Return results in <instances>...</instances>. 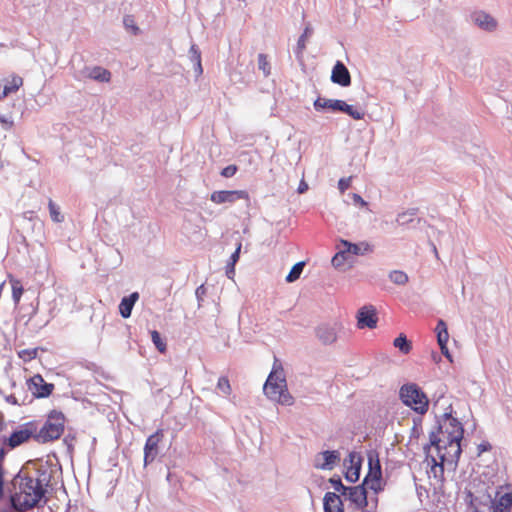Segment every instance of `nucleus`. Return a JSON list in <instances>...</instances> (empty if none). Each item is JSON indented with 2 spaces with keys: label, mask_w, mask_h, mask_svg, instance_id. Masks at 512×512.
Masks as SVG:
<instances>
[{
  "label": "nucleus",
  "mask_w": 512,
  "mask_h": 512,
  "mask_svg": "<svg viewBox=\"0 0 512 512\" xmlns=\"http://www.w3.org/2000/svg\"><path fill=\"white\" fill-rule=\"evenodd\" d=\"M306 190H307V184H306V183H304V182H302V183L299 185V187H298V192H299V193H303V192H304V191H306Z\"/></svg>",
  "instance_id": "nucleus-55"
},
{
  "label": "nucleus",
  "mask_w": 512,
  "mask_h": 512,
  "mask_svg": "<svg viewBox=\"0 0 512 512\" xmlns=\"http://www.w3.org/2000/svg\"><path fill=\"white\" fill-rule=\"evenodd\" d=\"M23 80L21 77H13L10 85H5L2 90V95H8L12 92H15L19 89L20 86H22Z\"/></svg>",
  "instance_id": "nucleus-35"
},
{
  "label": "nucleus",
  "mask_w": 512,
  "mask_h": 512,
  "mask_svg": "<svg viewBox=\"0 0 512 512\" xmlns=\"http://www.w3.org/2000/svg\"><path fill=\"white\" fill-rule=\"evenodd\" d=\"M511 506L512 494L510 493H504L495 503L496 512H509Z\"/></svg>",
  "instance_id": "nucleus-29"
},
{
  "label": "nucleus",
  "mask_w": 512,
  "mask_h": 512,
  "mask_svg": "<svg viewBox=\"0 0 512 512\" xmlns=\"http://www.w3.org/2000/svg\"><path fill=\"white\" fill-rule=\"evenodd\" d=\"M9 280H10L11 287H12L13 302L15 305H18L21 300L23 291H24L23 285L20 280L12 277L11 275H9Z\"/></svg>",
  "instance_id": "nucleus-27"
},
{
  "label": "nucleus",
  "mask_w": 512,
  "mask_h": 512,
  "mask_svg": "<svg viewBox=\"0 0 512 512\" xmlns=\"http://www.w3.org/2000/svg\"><path fill=\"white\" fill-rule=\"evenodd\" d=\"M413 422H414V426H415V427H418V425H420V424H421L422 419H421V418H417V419L415 418V419L413 420Z\"/></svg>",
  "instance_id": "nucleus-57"
},
{
  "label": "nucleus",
  "mask_w": 512,
  "mask_h": 512,
  "mask_svg": "<svg viewBox=\"0 0 512 512\" xmlns=\"http://www.w3.org/2000/svg\"><path fill=\"white\" fill-rule=\"evenodd\" d=\"M150 333H151L152 342L155 345V347L157 348V350L160 353H164L166 351V343L161 338L160 333L158 331H156V330H153Z\"/></svg>",
  "instance_id": "nucleus-36"
},
{
  "label": "nucleus",
  "mask_w": 512,
  "mask_h": 512,
  "mask_svg": "<svg viewBox=\"0 0 512 512\" xmlns=\"http://www.w3.org/2000/svg\"><path fill=\"white\" fill-rule=\"evenodd\" d=\"M225 270L227 277L233 279L235 275V265H233V263H227Z\"/></svg>",
  "instance_id": "nucleus-49"
},
{
  "label": "nucleus",
  "mask_w": 512,
  "mask_h": 512,
  "mask_svg": "<svg viewBox=\"0 0 512 512\" xmlns=\"http://www.w3.org/2000/svg\"><path fill=\"white\" fill-rule=\"evenodd\" d=\"M237 170H238V168L236 165H228L222 169L220 174H221V176H223L225 178H230L236 174Z\"/></svg>",
  "instance_id": "nucleus-43"
},
{
  "label": "nucleus",
  "mask_w": 512,
  "mask_h": 512,
  "mask_svg": "<svg viewBox=\"0 0 512 512\" xmlns=\"http://www.w3.org/2000/svg\"><path fill=\"white\" fill-rule=\"evenodd\" d=\"M437 333V342L439 346H443V344H447L449 339L447 325L444 320L439 319L437 322V326L435 328Z\"/></svg>",
  "instance_id": "nucleus-28"
},
{
  "label": "nucleus",
  "mask_w": 512,
  "mask_h": 512,
  "mask_svg": "<svg viewBox=\"0 0 512 512\" xmlns=\"http://www.w3.org/2000/svg\"><path fill=\"white\" fill-rule=\"evenodd\" d=\"M433 250H434L435 254L437 255V249L435 246H433Z\"/></svg>",
  "instance_id": "nucleus-59"
},
{
  "label": "nucleus",
  "mask_w": 512,
  "mask_h": 512,
  "mask_svg": "<svg viewBox=\"0 0 512 512\" xmlns=\"http://www.w3.org/2000/svg\"><path fill=\"white\" fill-rule=\"evenodd\" d=\"M38 305H39V302H38V301H36V303H35V304H34V303H31V304L29 305V309H30V310H29V313L27 314V316H28V321H30V320H31V319L36 315V313H37V311H38Z\"/></svg>",
  "instance_id": "nucleus-47"
},
{
  "label": "nucleus",
  "mask_w": 512,
  "mask_h": 512,
  "mask_svg": "<svg viewBox=\"0 0 512 512\" xmlns=\"http://www.w3.org/2000/svg\"><path fill=\"white\" fill-rule=\"evenodd\" d=\"M352 198L355 205H359L361 207L367 206V202L359 194L354 193Z\"/></svg>",
  "instance_id": "nucleus-48"
},
{
  "label": "nucleus",
  "mask_w": 512,
  "mask_h": 512,
  "mask_svg": "<svg viewBox=\"0 0 512 512\" xmlns=\"http://www.w3.org/2000/svg\"><path fill=\"white\" fill-rule=\"evenodd\" d=\"M123 23L127 29H131L133 34H137L139 31V28L136 26L134 19L132 16H125L123 19Z\"/></svg>",
  "instance_id": "nucleus-42"
},
{
  "label": "nucleus",
  "mask_w": 512,
  "mask_h": 512,
  "mask_svg": "<svg viewBox=\"0 0 512 512\" xmlns=\"http://www.w3.org/2000/svg\"><path fill=\"white\" fill-rule=\"evenodd\" d=\"M241 247H242V244L241 243H238L235 251L231 254L230 256V259L228 261V263H233V265H236V263L238 262L239 260V256H240V251H241Z\"/></svg>",
  "instance_id": "nucleus-46"
},
{
  "label": "nucleus",
  "mask_w": 512,
  "mask_h": 512,
  "mask_svg": "<svg viewBox=\"0 0 512 512\" xmlns=\"http://www.w3.org/2000/svg\"><path fill=\"white\" fill-rule=\"evenodd\" d=\"M274 367H276V364H274ZM263 391L270 400L281 405L290 406L294 403V398L287 389L286 379L281 367L279 370L273 368L264 384Z\"/></svg>",
  "instance_id": "nucleus-3"
},
{
  "label": "nucleus",
  "mask_w": 512,
  "mask_h": 512,
  "mask_svg": "<svg viewBox=\"0 0 512 512\" xmlns=\"http://www.w3.org/2000/svg\"><path fill=\"white\" fill-rule=\"evenodd\" d=\"M348 461L350 466L347 468L344 477L348 482L355 483L360 477L362 459L356 452H350Z\"/></svg>",
  "instance_id": "nucleus-15"
},
{
  "label": "nucleus",
  "mask_w": 512,
  "mask_h": 512,
  "mask_svg": "<svg viewBox=\"0 0 512 512\" xmlns=\"http://www.w3.org/2000/svg\"><path fill=\"white\" fill-rule=\"evenodd\" d=\"M217 389L224 395H230L231 386L227 377L221 376L217 382Z\"/></svg>",
  "instance_id": "nucleus-38"
},
{
  "label": "nucleus",
  "mask_w": 512,
  "mask_h": 512,
  "mask_svg": "<svg viewBox=\"0 0 512 512\" xmlns=\"http://www.w3.org/2000/svg\"><path fill=\"white\" fill-rule=\"evenodd\" d=\"M351 181H352V177L341 178L338 181V188H339V190L342 193L345 192L350 187Z\"/></svg>",
  "instance_id": "nucleus-45"
},
{
  "label": "nucleus",
  "mask_w": 512,
  "mask_h": 512,
  "mask_svg": "<svg viewBox=\"0 0 512 512\" xmlns=\"http://www.w3.org/2000/svg\"><path fill=\"white\" fill-rule=\"evenodd\" d=\"M324 462L315 464L316 468L321 470H331L334 465L340 460V453L337 450H326L321 452Z\"/></svg>",
  "instance_id": "nucleus-21"
},
{
  "label": "nucleus",
  "mask_w": 512,
  "mask_h": 512,
  "mask_svg": "<svg viewBox=\"0 0 512 512\" xmlns=\"http://www.w3.org/2000/svg\"><path fill=\"white\" fill-rule=\"evenodd\" d=\"M304 266H305V262L301 261V262H298L296 263L290 270V272L288 273V275L286 276V281L288 283H293L295 282L297 279H299L301 273L303 272V269H304Z\"/></svg>",
  "instance_id": "nucleus-32"
},
{
  "label": "nucleus",
  "mask_w": 512,
  "mask_h": 512,
  "mask_svg": "<svg viewBox=\"0 0 512 512\" xmlns=\"http://www.w3.org/2000/svg\"><path fill=\"white\" fill-rule=\"evenodd\" d=\"M341 244L345 249L346 253L352 255H364L372 251L371 246L368 243L362 242L360 244L351 243L347 240H341Z\"/></svg>",
  "instance_id": "nucleus-22"
},
{
  "label": "nucleus",
  "mask_w": 512,
  "mask_h": 512,
  "mask_svg": "<svg viewBox=\"0 0 512 512\" xmlns=\"http://www.w3.org/2000/svg\"><path fill=\"white\" fill-rule=\"evenodd\" d=\"M195 295L198 301V306L201 307L203 298L206 295V288L203 284L196 288Z\"/></svg>",
  "instance_id": "nucleus-44"
},
{
  "label": "nucleus",
  "mask_w": 512,
  "mask_h": 512,
  "mask_svg": "<svg viewBox=\"0 0 512 512\" xmlns=\"http://www.w3.org/2000/svg\"><path fill=\"white\" fill-rule=\"evenodd\" d=\"M344 496L356 510H363L368 505L367 490L362 484L348 487Z\"/></svg>",
  "instance_id": "nucleus-11"
},
{
  "label": "nucleus",
  "mask_w": 512,
  "mask_h": 512,
  "mask_svg": "<svg viewBox=\"0 0 512 512\" xmlns=\"http://www.w3.org/2000/svg\"><path fill=\"white\" fill-rule=\"evenodd\" d=\"M312 28L310 26H306L303 33L300 35L296 48L294 50L296 58L301 61L303 57V52L306 48V40L308 37L312 35Z\"/></svg>",
  "instance_id": "nucleus-25"
},
{
  "label": "nucleus",
  "mask_w": 512,
  "mask_h": 512,
  "mask_svg": "<svg viewBox=\"0 0 512 512\" xmlns=\"http://www.w3.org/2000/svg\"><path fill=\"white\" fill-rule=\"evenodd\" d=\"M27 384L28 389L36 398L48 397L54 389V385L45 382L40 374H36L33 377H31L28 380Z\"/></svg>",
  "instance_id": "nucleus-10"
},
{
  "label": "nucleus",
  "mask_w": 512,
  "mask_h": 512,
  "mask_svg": "<svg viewBox=\"0 0 512 512\" xmlns=\"http://www.w3.org/2000/svg\"><path fill=\"white\" fill-rule=\"evenodd\" d=\"M38 349H23L18 352L19 358H21L24 362L31 361L37 357Z\"/></svg>",
  "instance_id": "nucleus-40"
},
{
  "label": "nucleus",
  "mask_w": 512,
  "mask_h": 512,
  "mask_svg": "<svg viewBox=\"0 0 512 512\" xmlns=\"http://www.w3.org/2000/svg\"><path fill=\"white\" fill-rule=\"evenodd\" d=\"M399 398L405 406L410 407L420 415H423L428 411V397L415 383L402 385L399 389Z\"/></svg>",
  "instance_id": "nucleus-5"
},
{
  "label": "nucleus",
  "mask_w": 512,
  "mask_h": 512,
  "mask_svg": "<svg viewBox=\"0 0 512 512\" xmlns=\"http://www.w3.org/2000/svg\"><path fill=\"white\" fill-rule=\"evenodd\" d=\"M357 326L359 329L363 328H376L377 316L375 308L370 306H364L359 309L357 313Z\"/></svg>",
  "instance_id": "nucleus-13"
},
{
  "label": "nucleus",
  "mask_w": 512,
  "mask_h": 512,
  "mask_svg": "<svg viewBox=\"0 0 512 512\" xmlns=\"http://www.w3.org/2000/svg\"><path fill=\"white\" fill-rule=\"evenodd\" d=\"M139 299L138 292H132L130 295L125 296L121 299L119 304V313L123 318H129L131 316L133 307Z\"/></svg>",
  "instance_id": "nucleus-20"
},
{
  "label": "nucleus",
  "mask_w": 512,
  "mask_h": 512,
  "mask_svg": "<svg viewBox=\"0 0 512 512\" xmlns=\"http://www.w3.org/2000/svg\"><path fill=\"white\" fill-rule=\"evenodd\" d=\"M248 193L244 190H221L214 191L210 200L215 204L234 203L240 199H248Z\"/></svg>",
  "instance_id": "nucleus-12"
},
{
  "label": "nucleus",
  "mask_w": 512,
  "mask_h": 512,
  "mask_svg": "<svg viewBox=\"0 0 512 512\" xmlns=\"http://www.w3.org/2000/svg\"><path fill=\"white\" fill-rule=\"evenodd\" d=\"M0 122L3 124L5 130L10 129L13 125V121L7 119L4 115H0Z\"/></svg>",
  "instance_id": "nucleus-52"
},
{
  "label": "nucleus",
  "mask_w": 512,
  "mask_h": 512,
  "mask_svg": "<svg viewBox=\"0 0 512 512\" xmlns=\"http://www.w3.org/2000/svg\"><path fill=\"white\" fill-rule=\"evenodd\" d=\"M4 472L2 464L0 463V500L4 497Z\"/></svg>",
  "instance_id": "nucleus-50"
},
{
  "label": "nucleus",
  "mask_w": 512,
  "mask_h": 512,
  "mask_svg": "<svg viewBox=\"0 0 512 512\" xmlns=\"http://www.w3.org/2000/svg\"><path fill=\"white\" fill-rule=\"evenodd\" d=\"M389 279L397 285H405L408 282L407 274L400 270L390 272Z\"/></svg>",
  "instance_id": "nucleus-34"
},
{
  "label": "nucleus",
  "mask_w": 512,
  "mask_h": 512,
  "mask_svg": "<svg viewBox=\"0 0 512 512\" xmlns=\"http://www.w3.org/2000/svg\"><path fill=\"white\" fill-rule=\"evenodd\" d=\"M331 81L342 87H348L351 84V75L343 62L337 61L332 68Z\"/></svg>",
  "instance_id": "nucleus-14"
},
{
  "label": "nucleus",
  "mask_w": 512,
  "mask_h": 512,
  "mask_svg": "<svg viewBox=\"0 0 512 512\" xmlns=\"http://www.w3.org/2000/svg\"><path fill=\"white\" fill-rule=\"evenodd\" d=\"M340 100L339 99H326V98H321V97H318L315 101H314V108L315 110L317 111H320L322 109H330L332 111H337L338 110V105L339 104Z\"/></svg>",
  "instance_id": "nucleus-26"
},
{
  "label": "nucleus",
  "mask_w": 512,
  "mask_h": 512,
  "mask_svg": "<svg viewBox=\"0 0 512 512\" xmlns=\"http://www.w3.org/2000/svg\"><path fill=\"white\" fill-rule=\"evenodd\" d=\"M51 476L47 471L39 473L37 478L24 475L20 470L13 478V485L18 486L19 492L10 495L11 508L18 512H24L37 507L45 497L47 486Z\"/></svg>",
  "instance_id": "nucleus-1"
},
{
  "label": "nucleus",
  "mask_w": 512,
  "mask_h": 512,
  "mask_svg": "<svg viewBox=\"0 0 512 512\" xmlns=\"http://www.w3.org/2000/svg\"><path fill=\"white\" fill-rule=\"evenodd\" d=\"M163 438V431L157 430L150 435L144 445V466L151 464L159 454V443Z\"/></svg>",
  "instance_id": "nucleus-9"
},
{
  "label": "nucleus",
  "mask_w": 512,
  "mask_h": 512,
  "mask_svg": "<svg viewBox=\"0 0 512 512\" xmlns=\"http://www.w3.org/2000/svg\"><path fill=\"white\" fill-rule=\"evenodd\" d=\"M48 208L50 217L55 223H61L64 220V217L60 212L59 206L56 205L51 199L49 200Z\"/></svg>",
  "instance_id": "nucleus-33"
},
{
  "label": "nucleus",
  "mask_w": 512,
  "mask_h": 512,
  "mask_svg": "<svg viewBox=\"0 0 512 512\" xmlns=\"http://www.w3.org/2000/svg\"><path fill=\"white\" fill-rule=\"evenodd\" d=\"M82 77L90 78L98 82L107 83L111 79V73L109 70L101 67H85L81 71Z\"/></svg>",
  "instance_id": "nucleus-18"
},
{
  "label": "nucleus",
  "mask_w": 512,
  "mask_h": 512,
  "mask_svg": "<svg viewBox=\"0 0 512 512\" xmlns=\"http://www.w3.org/2000/svg\"><path fill=\"white\" fill-rule=\"evenodd\" d=\"M189 59L193 63L195 77H200L203 74V67L201 62V51L196 44H192L190 46Z\"/></svg>",
  "instance_id": "nucleus-23"
},
{
  "label": "nucleus",
  "mask_w": 512,
  "mask_h": 512,
  "mask_svg": "<svg viewBox=\"0 0 512 512\" xmlns=\"http://www.w3.org/2000/svg\"><path fill=\"white\" fill-rule=\"evenodd\" d=\"M258 68L263 71L264 76L270 75V64L265 54L260 53L258 55Z\"/></svg>",
  "instance_id": "nucleus-39"
},
{
  "label": "nucleus",
  "mask_w": 512,
  "mask_h": 512,
  "mask_svg": "<svg viewBox=\"0 0 512 512\" xmlns=\"http://www.w3.org/2000/svg\"><path fill=\"white\" fill-rule=\"evenodd\" d=\"M418 209L411 208L407 211L401 212L397 215L396 222L400 226H405L413 222L414 217L417 214Z\"/></svg>",
  "instance_id": "nucleus-30"
},
{
  "label": "nucleus",
  "mask_w": 512,
  "mask_h": 512,
  "mask_svg": "<svg viewBox=\"0 0 512 512\" xmlns=\"http://www.w3.org/2000/svg\"><path fill=\"white\" fill-rule=\"evenodd\" d=\"M324 512H344L341 498L334 492H327L323 498Z\"/></svg>",
  "instance_id": "nucleus-19"
},
{
  "label": "nucleus",
  "mask_w": 512,
  "mask_h": 512,
  "mask_svg": "<svg viewBox=\"0 0 512 512\" xmlns=\"http://www.w3.org/2000/svg\"><path fill=\"white\" fill-rule=\"evenodd\" d=\"M393 345L398 348L403 354H408L411 350V343L408 341L404 334H400L394 339Z\"/></svg>",
  "instance_id": "nucleus-31"
},
{
  "label": "nucleus",
  "mask_w": 512,
  "mask_h": 512,
  "mask_svg": "<svg viewBox=\"0 0 512 512\" xmlns=\"http://www.w3.org/2000/svg\"><path fill=\"white\" fill-rule=\"evenodd\" d=\"M330 484L335 491L340 492L341 495H346L348 486L343 485L342 480L338 476H333L329 479Z\"/></svg>",
  "instance_id": "nucleus-37"
},
{
  "label": "nucleus",
  "mask_w": 512,
  "mask_h": 512,
  "mask_svg": "<svg viewBox=\"0 0 512 512\" xmlns=\"http://www.w3.org/2000/svg\"><path fill=\"white\" fill-rule=\"evenodd\" d=\"M346 255H347V253L344 248L342 250H340L339 252H337L331 260L332 265L335 268L342 266L344 264V262L346 261Z\"/></svg>",
  "instance_id": "nucleus-41"
},
{
  "label": "nucleus",
  "mask_w": 512,
  "mask_h": 512,
  "mask_svg": "<svg viewBox=\"0 0 512 512\" xmlns=\"http://www.w3.org/2000/svg\"><path fill=\"white\" fill-rule=\"evenodd\" d=\"M6 400H7V402H9L11 404H14V405H16L18 403L17 399H16V397L14 395L8 396Z\"/></svg>",
  "instance_id": "nucleus-54"
},
{
  "label": "nucleus",
  "mask_w": 512,
  "mask_h": 512,
  "mask_svg": "<svg viewBox=\"0 0 512 512\" xmlns=\"http://www.w3.org/2000/svg\"><path fill=\"white\" fill-rule=\"evenodd\" d=\"M65 417L62 412L53 410L39 431L36 430L34 439L38 443L54 441L64 432Z\"/></svg>",
  "instance_id": "nucleus-6"
},
{
  "label": "nucleus",
  "mask_w": 512,
  "mask_h": 512,
  "mask_svg": "<svg viewBox=\"0 0 512 512\" xmlns=\"http://www.w3.org/2000/svg\"><path fill=\"white\" fill-rule=\"evenodd\" d=\"M316 336L324 345L333 344L337 340V324H321L316 328Z\"/></svg>",
  "instance_id": "nucleus-17"
},
{
  "label": "nucleus",
  "mask_w": 512,
  "mask_h": 512,
  "mask_svg": "<svg viewBox=\"0 0 512 512\" xmlns=\"http://www.w3.org/2000/svg\"><path fill=\"white\" fill-rule=\"evenodd\" d=\"M440 349L442 354L445 355V357L451 361V354L449 353L447 344H443V346H440Z\"/></svg>",
  "instance_id": "nucleus-53"
},
{
  "label": "nucleus",
  "mask_w": 512,
  "mask_h": 512,
  "mask_svg": "<svg viewBox=\"0 0 512 512\" xmlns=\"http://www.w3.org/2000/svg\"><path fill=\"white\" fill-rule=\"evenodd\" d=\"M472 22L480 29L492 32L497 27V21L484 11H476L471 14Z\"/></svg>",
  "instance_id": "nucleus-16"
},
{
  "label": "nucleus",
  "mask_w": 512,
  "mask_h": 512,
  "mask_svg": "<svg viewBox=\"0 0 512 512\" xmlns=\"http://www.w3.org/2000/svg\"><path fill=\"white\" fill-rule=\"evenodd\" d=\"M413 422H414V426H415V427H418V425H420V424H421L422 419H421V418H417V419L415 418V419L413 420Z\"/></svg>",
  "instance_id": "nucleus-56"
},
{
  "label": "nucleus",
  "mask_w": 512,
  "mask_h": 512,
  "mask_svg": "<svg viewBox=\"0 0 512 512\" xmlns=\"http://www.w3.org/2000/svg\"><path fill=\"white\" fill-rule=\"evenodd\" d=\"M461 441L450 442L449 439L440 438L436 432L429 433V443L424 446L426 460L431 464L435 476L443 474L444 464L457 465L461 455Z\"/></svg>",
  "instance_id": "nucleus-2"
},
{
  "label": "nucleus",
  "mask_w": 512,
  "mask_h": 512,
  "mask_svg": "<svg viewBox=\"0 0 512 512\" xmlns=\"http://www.w3.org/2000/svg\"><path fill=\"white\" fill-rule=\"evenodd\" d=\"M36 433V424L33 421L23 424L20 429L15 430L12 434L4 439V444L14 449L21 444L27 442L31 437L34 438Z\"/></svg>",
  "instance_id": "nucleus-7"
},
{
  "label": "nucleus",
  "mask_w": 512,
  "mask_h": 512,
  "mask_svg": "<svg viewBox=\"0 0 512 512\" xmlns=\"http://www.w3.org/2000/svg\"><path fill=\"white\" fill-rule=\"evenodd\" d=\"M478 454H482L483 452L489 451L491 449V444L489 442H482L478 445Z\"/></svg>",
  "instance_id": "nucleus-51"
},
{
  "label": "nucleus",
  "mask_w": 512,
  "mask_h": 512,
  "mask_svg": "<svg viewBox=\"0 0 512 512\" xmlns=\"http://www.w3.org/2000/svg\"><path fill=\"white\" fill-rule=\"evenodd\" d=\"M412 432H413V434H414V433H418V427L413 426V428H412Z\"/></svg>",
  "instance_id": "nucleus-58"
},
{
  "label": "nucleus",
  "mask_w": 512,
  "mask_h": 512,
  "mask_svg": "<svg viewBox=\"0 0 512 512\" xmlns=\"http://www.w3.org/2000/svg\"><path fill=\"white\" fill-rule=\"evenodd\" d=\"M381 465L378 459L373 462V459L371 456H369V471L366 474V476L363 479V482L361 483L364 485V487L367 489H370L374 491L375 493H378L382 490L381 487Z\"/></svg>",
  "instance_id": "nucleus-8"
},
{
  "label": "nucleus",
  "mask_w": 512,
  "mask_h": 512,
  "mask_svg": "<svg viewBox=\"0 0 512 512\" xmlns=\"http://www.w3.org/2000/svg\"><path fill=\"white\" fill-rule=\"evenodd\" d=\"M441 416H436V426L431 432H436L440 438L449 439L451 442L461 441L464 435L462 423L452 415V406L450 405Z\"/></svg>",
  "instance_id": "nucleus-4"
},
{
  "label": "nucleus",
  "mask_w": 512,
  "mask_h": 512,
  "mask_svg": "<svg viewBox=\"0 0 512 512\" xmlns=\"http://www.w3.org/2000/svg\"><path fill=\"white\" fill-rule=\"evenodd\" d=\"M338 105L339 112H343L349 115L354 120H361L364 118L365 112L361 109H357L352 105L347 104L345 101L340 100Z\"/></svg>",
  "instance_id": "nucleus-24"
}]
</instances>
